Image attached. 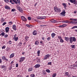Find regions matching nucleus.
Instances as JSON below:
<instances>
[{
	"label": "nucleus",
	"mask_w": 77,
	"mask_h": 77,
	"mask_svg": "<svg viewBox=\"0 0 77 77\" xmlns=\"http://www.w3.org/2000/svg\"><path fill=\"white\" fill-rule=\"evenodd\" d=\"M70 20L72 21L70 22V23H72V24H77V21H77V19L71 18L70 19Z\"/></svg>",
	"instance_id": "obj_1"
},
{
	"label": "nucleus",
	"mask_w": 77,
	"mask_h": 77,
	"mask_svg": "<svg viewBox=\"0 0 77 77\" xmlns=\"http://www.w3.org/2000/svg\"><path fill=\"white\" fill-rule=\"evenodd\" d=\"M54 10L55 11V12H61V10L60 8H57V7H54Z\"/></svg>",
	"instance_id": "obj_2"
},
{
	"label": "nucleus",
	"mask_w": 77,
	"mask_h": 77,
	"mask_svg": "<svg viewBox=\"0 0 77 77\" xmlns=\"http://www.w3.org/2000/svg\"><path fill=\"white\" fill-rule=\"evenodd\" d=\"M16 8L19 12H23V9H22V8H21L19 6H17Z\"/></svg>",
	"instance_id": "obj_3"
},
{
	"label": "nucleus",
	"mask_w": 77,
	"mask_h": 77,
	"mask_svg": "<svg viewBox=\"0 0 77 77\" xmlns=\"http://www.w3.org/2000/svg\"><path fill=\"white\" fill-rule=\"evenodd\" d=\"M50 56V55L48 54L46 55L44 57V60H46V59H49Z\"/></svg>",
	"instance_id": "obj_4"
},
{
	"label": "nucleus",
	"mask_w": 77,
	"mask_h": 77,
	"mask_svg": "<svg viewBox=\"0 0 77 77\" xmlns=\"http://www.w3.org/2000/svg\"><path fill=\"white\" fill-rule=\"evenodd\" d=\"M21 18L23 21H27L26 18L23 16H21Z\"/></svg>",
	"instance_id": "obj_5"
},
{
	"label": "nucleus",
	"mask_w": 77,
	"mask_h": 77,
	"mask_svg": "<svg viewBox=\"0 0 77 77\" xmlns=\"http://www.w3.org/2000/svg\"><path fill=\"white\" fill-rule=\"evenodd\" d=\"M24 59H25V57H22L20 59V62H22L23 60H24Z\"/></svg>",
	"instance_id": "obj_6"
},
{
	"label": "nucleus",
	"mask_w": 77,
	"mask_h": 77,
	"mask_svg": "<svg viewBox=\"0 0 77 77\" xmlns=\"http://www.w3.org/2000/svg\"><path fill=\"white\" fill-rule=\"evenodd\" d=\"M69 39L70 43H71V44H72V42H73L72 40V37H70Z\"/></svg>",
	"instance_id": "obj_7"
},
{
	"label": "nucleus",
	"mask_w": 77,
	"mask_h": 77,
	"mask_svg": "<svg viewBox=\"0 0 77 77\" xmlns=\"http://www.w3.org/2000/svg\"><path fill=\"white\" fill-rule=\"evenodd\" d=\"M2 60H6V61H8V59H6L5 57H3L2 58Z\"/></svg>",
	"instance_id": "obj_8"
},
{
	"label": "nucleus",
	"mask_w": 77,
	"mask_h": 77,
	"mask_svg": "<svg viewBox=\"0 0 77 77\" xmlns=\"http://www.w3.org/2000/svg\"><path fill=\"white\" fill-rule=\"evenodd\" d=\"M67 25L66 24H64L62 25H60L59 26V27H66Z\"/></svg>",
	"instance_id": "obj_9"
},
{
	"label": "nucleus",
	"mask_w": 77,
	"mask_h": 77,
	"mask_svg": "<svg viewBox=\"0 0 77 77\" xmlns=\"http://www.w3.org/2000/svg\"><path fill=\"white\" fill-rule=\"evenodd\" d=\"M9 27L5 28V32L6 33H8L9 32Z\"/></svg>",
	"instance_id": "obj_10"
},
{
	"label": "nucleus",
	"mask_w": 77,
	"mask_h": 77,
	"mask_svg": "<svg viewBox=\"0 0 77 77\" xmlns=\"http://www.w3.org/2000/svg\"><path fill=\"white\" fill-rule=\"evenodd\" d=\"M13 29L14 30H17V28H16V25H14L13 26Z\"/></svg>",
	"instance_id": "obj_11"
},
{
	"label": "nucleus",
	"mask_w": 77,
	"mask_h": 77,
	"mask_svg": "<svg viewBox=\"0 0 77 77\" xmlns=\"http://www.w3.org/2000/svg\"><path fill=\"white\" fill-rule=\"evenodd\" d=\"M41 65L39 64H37L35 65L34 66L35 68H39Z\"/></svg>",
	"instance_id": "obj_12"
},
{
	"label": "nucleus",
	"mask_w": 77,
	"mask_h": 77,
	"mask_svg": "<svg viewBox=\"0 0 77 77\" xmlns=\"http://www.w3.org/2000/svg\"><path fill=\"white\" fill-rule=\"evenodd\" d=\"M6 66H1V68L3 69H3H5V70H6Z\"/></svg>",
	"instance_id": "obj_13"
},
{
	"label": "nucleus",
	"mask_w": 77,
	"mask_h": 77,
	"mask_svg": "<svg viewBox=\"0 0 77 77\" xmlns=\"http://www.w3.org/2000/svg\"><path fill=\"white\" fill-rule=\"evenodd\" d=\"M5 8L6 9H11V8H10L9 6L7 5H5Z\"/></svg>",
	"instance_id": "obj_14"
},
{
	"label": "nucleus",
	"mask_w": 77,
	"mask_h": 77,
	"mask_svg": "<svg viewBox=\"0 0 77 77\" xmlns=\"http://www.w3.org/2000/svg\"><path fill=\"white\" fill-rule=\"evenodd\" d=\"M51 22L52 23H58V22L57 21L55 20H54L53 19L51 21Z\"/></svg>",
	"instance_id": "obj_15"
},
{
	"label": "nucleus",
	"mask_w": 77,
	"mask_h": 77,
	"mask_svg": "<svg viewBox=\"0 0 77 77\" xmlns=\"http://www.w3.org/2000/svg\"><path fill=\"white\" fill-rule=\"evenodd\" d=\"M55 35H56V34L54 33H52L51 34V36L53 38H54V36H55Z\"/></svg>",
	"instance_id": "obj_16"
},
{
	"label": "nucleus",
	"mask_w": 77,
	"mask_h": 77,
	"mask_svg": "<svg viewBox=\"0 0 77 77\" xmlns=\"http://www.w3.org/2000/svg\"><path fill=\"white\" fill-rule=\"evenodd\" d=\"M65 39L66 41L68 42L69 39V38L68 37H65Z\"/></svg>",
	"instance_id": "obj_17"
},
{
	"label": "nucleus",
	"mask_w": 77,
	"mask_h": 77,
	"mask_svg": "<svg viewBox=\"0 0 77 77\" xmlns=\"http://www.w3.org/2000/svg\"><path fill=\"white\" fill-rule=\"evenodd\" d=\"M62 5H63L64 8L66 9V4L63 3L62 4Z\"/></svg>",
	"instance_id": "obj_18"
},
{
	"label": "nucleus",
	"mask_w": 77,
	"mask_h": 77,
	"mask_svg": "<svg viewBox=\"0 0 77 77\" xmlns=\"http://www.w3.org/2000/svg\"><path fill=\"white\" fill-rule=\"evenodd\" d=\"M72 39L73 42H75L76 41V38H75V37H72Z\"/></svg>",
	"instance_id": "obj_19"
},
{
	"label": "nucleus",
	"mask_w": 77,
	"mask_h": 77,
	"mask_svg": "<svg viewBox=\"0 0 77 77\" xmlns=\"http://www.w3.org/2000/svg\"><path fill=\"white\" fill-rule=\"evenodd\" d=\"M14 57V54H12L10 55L9 57L10 58H12Z\"/></svg>",
	"instance_id": "obj_20"
},
{
	"label": "nucleus",
	"mask_w": 77,
	"mask_h": 77,
	"mask_svg": "<svg viewBox=\"0 0 77 77\" xmlns=\"http://www.w3.org/2000/svg\"><path fill=\"white\" fill-rule=\"evenodd\" d=\"M32 69H33V68H32V67H30L28 69V71H29V72L32 71Z\"/></svg>",
	"instance_id": "obj_21"
},
{
	"label": "nucleus",
	"mask_w": 77,
	"mask_h": 77,
	"mask_svg": "<svg viewBox=\"0 0 77 77\" xmlns=\"http://www.w3.org/2000/svg\"><path fill=\"white\" fill-rule=\"evenodd\" d=\"M5 32H2L0 34V36H5Z\"/></svg>",
	"instance_id": "obj_22"
},
{
	"label": "nucleus",
	"mask_w": 77,
	"mask_h": 77,
	"mask_svg": "<svg viewBox=\"0 0 77 77\" xmlns=\"http://www.w3.org/2000/svg\"><path fill=\"white\" fill-rule=\"evenodd\" d=\"M18 37H14L13 38V39H14V40H15V41H17L18 40Z\"/></svg>",
	"instance_id": "obj_23"
},
{
	"label": "nucleus",
	"mask_w": 77,
	"mask_h": 77,
	"mask_svg": "<svg viewBox=\"0 0 77 77\" xmlns=\"http://www.w3.org/2000/svg\"><path fill=\"white\" fill-rule=\"evenodd\" d=\"M66 13V12H65V11H64L60 13V14H61V15H64V14H65Z\"/></svg>",
	"instance_id": "obj_24"
},
{
	"label": "nucleus",
	"mask_w": 77,
	"mask_h": 77,
	"mask_svg": "<svg viewBox=\"0 0 77 77\" xmlns=\"http://www.w3.org/2000/svg\"><path fill=\"white\" fill-rule=\"evenodd\" d=\"M68 74H69V73H68V72H66L65 73V75L66 76H68Z\"/></svg>",
	"instance_id": "obj_25"
},
{
	"label": "nucleus",
	"mask_w": 77,
	"mask_h": 77,
	"mask_svg": "<svg viewBox=\"0 0 77 77\" xmlns=\"http://www.w3.org/2000/svg\"><path fill=\"white\" fill-rule=\"evenodd\" d=\"M35 45H38V44H39V42H38V41H36L35 42Z\"/></svg>",
	"instance_id": "obj_26"
},
{
	"label": "nucleus",
	"mask_w": 77,
	"mask_h": 77,
	"mask_svg": "<svg viewBox=\"0 0 77 77\" xmlns=\"http://www.w3.org/2000/svg\"><path fill=\"white\" fill-rule=\"evenodd\" d=\"M62 23H68L69 21L68 20H66L62 22Z\"/></svg>",
	"instance_id": "obj_27"
},
{
	"label": "nucleus",
	"mask_w": 77,
	"mask_h": 77,
	"mask_svg": "<svg viewBox=\"0 0 77 77\" xmlns=\"http://www.w3.org/2000/svg\"><path fill=\"white\" fill-rule=\"evenodd\" d=\"M10 48L8 47L6 49V51H10Z\"/></svg>",
	"instance_id": "obj_28"
},
{
	"label": "nucleus",
	"mask_w": 77,
	"mask_h": 77,
	"mask_svg": "<svg viewBox=\"0 0 77 77\" xmlns=\"http://www.w3.org/2000/svg\"><path fill=\"white\" fill-rule=\"evenodd\" d=\"M41 17V20H43V19H45V18H46V17L45 16H43Z\"/></svg>",
	"instance_id": "obj_29"
},
{
	"label": "nucleus",
	"mask_w": 77,
	"mask_h": 77,
	"mask_svg": "<svg viewBox=\"0 0 77 77\" xmlns=\"http://www.w3.org/2000/svg\"><path fill=\"white\" fill-rule=\"evenodd\" d=\"M73 3L74 4H77V2L75 1V0H74V1L73 2Z\"/></svg>",
	"instance_id": "obj_30"
},
{
	"label": "nucleus",
	"mask_w": 77,
	"mask_h": 77,
	"mask_svg": "<svg viewBox=\"0 0 77 77\" xmlns=\"http://www.w3.org/2000/svg\"><path fill=\"white\" fill-rule=\"evenodd\" d=\"M46 71L47 72H48L49 73L50 72V70L48 69L46 70Z\"/></svg>",
	"instance_id": "obj_31"
},
{
	"label": "nucleus",
	"mask_w": 77,
	"mask_h": 77,
	"mask_svg": "<svg viewBox=\"0 0 77 77\" xmlns=\"http://www.w3.org/2000/svg\"><path fill=\"white\" fill-rule=\"evenodd\" d=\"M17 4L18 3V5H20V0H17Z\"/></svg>",
	"instance_id": "obj_32"
},
{
	"label": "nucleus",
	"mask_w": 77,
	"mask_h": 77,
	"mask_svg": "<svg viewBox=\"0 0 77 77\" xmlns=\"http://www.w3.org/2000/svg\"><path fill=\"white\" fill-rule=\"evenodd\" d=\"M60 42H61V43H63L64 42V41L63 39H61L60 40Z\"/></svg>",
	"instance_id": "obj_33"
},
{
	"label": "nucleus",
	"mask_w": 77,
	"mask_h": 77,
	"mask_svg": "<svg viewBox=\"0 0 77 77\" xmlns=\"http://www.w3.org/2000/svg\"><path fill=\"white\" fill-rule=\"evenodd\" d=\"M30 76L31 77H35V75L34 74H31Z\"/></svg>",
	"instance_id": "obj_34"
},
{
	"label": "nucleus",
	"mask_w": 77,
	"mask_h": 77,
	"mask_svg": "<svg viewBox=\"0 0 77 77\" xmlns=\"http://www.w3.org/2000/svg\"><path fill=\"white\" fill-rule=\"evenodd\" d=\"M32 33L34 35H36L37 34L36 32H33Z\"/></svg>",
	"instance_id": "obj_35"
},
{
	"label": "nucleus",
	"mask_w": 77,
	"mask_h": 77,
	"mask_svg": "<svg viewBox=\"0 0 77 77\" xmlns=\"http://www.w3.org/2000/svg\"><path fill=\"white\" fill-rule=\"evenodd\" d=\"M11 11H12V12H14V11H16V10L14 8H13L11 9Z\"/></svg>",
	"instance_id": "obj_36"
},
{
	"label": "nucleus",
	"mask_w": 77,
	"mask_h": 77,
	"mask_svg": "<svg viewBox=\"0 0 77 77\" xmlns=\"http://www.w3.org/2000/svg\"><path fill=\"white\" fill-rule=\"evenodd\" d=\"M75 28H77V26H73L72 28V29H74Z\"/></svg>",
	"instance_id": "obj_37"
},
{
	"label": "nucleus",
	"mask_w": 77,
	"mask_h": 77,
	"mask_svg": "<svg viewBox=\"0 0 77 77\" xmlns=\"http://www.w3.org/2000/svg\"><path fill=\"white\" fill-rule=\"evenodd\" d=\"M50 39H51V38H50V37H49L48 38H47V40L50 41Z\"/></svg>",
	"instance_id": "obj_38"
},
{
	"label": "nucleus",
	"mask_w": 77,
	"mask_h": 77,
	"mask_svg": "<svg viewBox=\"0 0 77 77\" xmlns=\"http://www.w3.org/2000/svg\"><path fill=\"white\" fill-rule=\"evenodd\" d=\"M74 0H69L70 2H71V3H73V2H74Z\"/></svg>",
	"instance_id": "obj_39"
},
{
	"label": "nucleus",
	"mask_w": 77,
	"mask_h": 77,
	"mask_svg": "<svg viewBox=\"0 0 77 77\" xmlns=\"http://www.w3.org/2000/svg\"><path fill=\"white\" fill-rule=\"evenodd\" d=\"M29 50H31V49H32V47H31L30 45H29Z\"/></svg>",
	"instance_id": "obj_40"
},
{
	"label": "nucleus",
	"mask_w": 77,
	"mask_h": 77,
	"mask_svg": "<svg viewBox=\"0 0 77 77\" xmlns=\"http://www.w3.org/2000/svg\"><path fill=\"white\" fill-rule=\"evenodd\" d=\"M28 20H31V17H28Z\"/></svg>",
	"instance_id": "obj_41"
},
{
	"label": "nucleus",
	"mask_w": 77,
	"mask_h": 77,
	"mask_svg": "<svg viewBox=\"0 0 77 77\" xmlns=\"http://www.w3.org/2000/svg\"><path fill=\"white\" fill-rule=\"evenodd\" d=\"M56 73H55L54 74H53V77H56Z\"/></svg>",
	"instance_id": "obj_42"
},
{
	"label": "nucleus",
	"mask_w": 77,
	"mask_h": 77,
	"mask_svg": "<svg viewBox=\"0 0 77 77\" xmlns=\"http://www.w3.org/2000/svg\"><path fill=\"white\" fill-rule=\"evenodd\" d=\"M72 66L73 67H77V65H75L74 64H73V65H72Z\"/></svg>",
	"instance_id": "obj_43"
},
{
	"label": "nucleus",
	"mask_w": 77,
	"mask_h": 77,
	"mask_svg": "<svg viewBox=\"0 0 77 77\" xmlns=\"http://www.w3.org/2000/svg\"><path fill=\"white\" fill-rule=\"evenodd\" d=\"M37 19H38V20H41V17H37Z\"/></svg>",
	"instance_id": "obj_44"
},
{
	"label": "nucleus",
	"mask_w": 77,
	"mask_h": 77,
	"mask_svg": "<svg viewBox=\"0 0 77 77\" xmlns=\"http://www.w3.org/2000/svg\"><path fill=\"white\" fill-rule=\"evenodd\" d=\"M25 39L26 40H27V41L28 40V39H29V37H25Z\"/></svg>",
	"instance_id": "obj_45"
},
{
	"label": "nucleus",
	"mask_w": 77,
	"mask_h": 77,
	"mask_svg": "<svg viewBox=\"0 0 77 77\" xmlns=\"http://www.w3.org/2000/svg\"><path fill=\"white\" fill-rule=\"evenodd\" d=\"M6 48V46L4 45L2 47V49H4V48Z\"/></svg>",
	"instance_id": "obj_46"
},
{
	"label": "nucleus",
	"mask_w": 77,
	"mask_h": 77,
	"mask_svg": "<svg viewBox=\"0 0 77 77\" xmlns=\"http://www.w3.org/2000/svg\"><path fill=\"white\" fill-rule=\"evenodd\" d=\"M48 65H51V62H48Z\"/></svg>",
	"instance_id": "obj_47"
},
{
	"label": "nucleus",
	"mask_w": 77,
	"mask_h": 77,
	"mask_svg": "<svg viewBox=\"0 0 77 77\" xmlns=\"http://www.w3.org/2000/svg\"><path fill=\"white\" fill-rule=\"evenodd\" d=\"M72 48H75V45H72Z\"/></svg>",
	"instance_id": "obj_48"
},
{
	"label": "nucleus",
	"mask_w": 77,
	"mask_h": 77,
	"mask_svg": "<svg viewBox=\"0 0 77 77\" xmlns=\"http://www.w3.org/2000/svg\"><path fill=\"white\" fill-rule=\"evenodd\" d=\"M10 3H11V4H12L13 5L14 4V2H13L11 0H10Z\"/></svg>",
	"instance_id": "obj_49"
},
{
	"label": "nucleus",
	"mask_w": 77,
	"mask_h": 77,
	"mask_svg": "<svg viewBox=\"0 0 77 77\" xmlns=\"http://www.w3.org/2000/svg\"><path fill=\"white\" fill-rule=\"evenodd\" d=\"M5 2H6V3H8V2H9V0H4Z\"/></svg>",
	"instance_id": "obj_50"
},
{
	"label": "nucleus",
	"mask_w": 77,
	"mask_h": 77,
	"mask_svg": "<svg viewBox=\"0 0 77 77\" xmlns=\"http://www.w3.org/2000/svg\"><path fill=\"white\" fill-rule=\"evenodd\" d=\"M8 35L7 34H5L4 37H5V38H7V37H8Z\"/></svg>",
	"instance_id": "obj_51"
},
{
	"label": "nucleus",
	"mask_w": 77,
	"mask_h": 77,
	"mask_svg": "<svg viewBox=\"0 0 77 77\" xmlns=\"http://www.w3.org/2000/svg\"><path fill=\"white\" fill-rule=\"evenodd\" d=\"M19 45L20 46L21 45H22V43L21 42H20L19 43Z\"/></svg>",
	"instance_id": "obj_52"
},
{
	"label": "nucleus",
	"mask_w": 77,
	"mask_h": 77,
	"mask_svg": "<svg viewBox=\"0 0 77 77\" xmlns=\"http://www.w3.org/2000/svg\"><path fill=\"white\" fill-rule=\"evenodd\" d=\"M40 53V51L38 50V51H37V54H39Z\"/></svg>",
	"instance_id": "obj_53"
},
{
	"label": "nucleus",
	"mask_w": 77,
	"mask_h": 77,
	"mask_svg": "<svg viewBox=\"0 0 77 77\" xmlns=\"http://www.w3.org/2000/svg\"><path fill=\"white\" fill-rule=\"evenodd\" d=\"M13 2L16 4H17V1H16L15 0H14Z\"/></svg>",
	"instance_id": "obj_54"
},
{
	"label": "nucleus",
	"mask_w": 77,
	"mask_h": 77,
	"mask_svg": "<svg viewBox=\"0 0 77 77\" xmlns=\"http://www.w3.org/2000/svg\"><path fill=\"white\" fill-rule=\"evenodd\" d=\"M6 24V22H4L3 23L2 25L3 26H5Z\"/></svg>",
	"instance_id": "obj_55"
},
{
	"label": "nucleus",
	"mask_w": 77,
	"mask_h": 77,
	"mask_svg": "<svg viewBox=\"0 0 77 77\" xmlns=\"http://www.w3.org/2000/svg\"><path fill=\"white\" fill-rule=\"evenodd\" d=\"M1 21L2 22H3L4 21H5V20L3 19H1Z\"/></svg>",
	"instance_id": "obj_56"
},
{
	"label": "nucleus",
	"mask_w": 77,
	"mask_h": 77,
	"mask_svg": "<svg viewBox=\"0 0 77 77\" xmlns=\"http://www.w3.org/2000/svg\"><path fill=\"white\" fill-rule=\"evenodd\" d=\"M26 26L27 27H30V25H29L26 24Z\"/></svg>",
	"instance_id": "obj_57"
},
{
	"label": "nucleus",
	"mask_w": 77,
	"mask_h": 77,
	"mask_svg": "<svg viewBox=\"0 0 77 77\" xmlns=\"http://www.w3.org/2000/svg\"><path fill=\"white\" fill-rule=\"evenodd\" d=\"M40 43L42 44V45H44V43H42V41L40 42Z\"/></svg>",
	"instance_id": "obj_58"
},
{
	"label": "nucleus",
	"mask_w": 77,
	"mask_h": 77,
	"mask_svg": "<svg viewBox=\"0 0 77 77\" xmlns=\"http://www.w3.org/2000/svg\"><path fill=\"white\" fill-rule=\"evenodd\" d=\"M18 66V64L16 63V67H17Z\"/></svg>",
	"instance_id": "obj_59"
},
{
	"label": "nucleus",
	"mask_w": 77,
	"mask_h": 77,
	"mask_svg": "<svg viewBox=\"0 0 77 77\" xmlns=\"http://www.w3.org/2000/svg\"><path fill=\"white\" fill-rule=\"evenodd\" d=\"M34 27V26L33 25H30L29 26V27Z\"/></svg>",
	"instance_id": "obj_60"
},
{
	"label": "nucleus",
	"mask_w": 77,
	"mask_h": 77,
	"mask_svg": "<svg viewBox=\"0 0 77 77\" xmlns=\"http://www.w3.org/2000/svg\"><path fill=\"white\" fill-rule=\"evenodd\" d=\"M12 41H9V44H12Z\"/></svg>",
	"instance_id": "obj_61"
},
{
	"label": "nucleus",
	"mask_w": 77,
	"mask_h": 77,
	"mask_svg": "<svg viewBox=\"0 0 77 77\" xmlns=\"http://www.w3.org/2000/svg\"><path fill=\"white\" fill-rule=\"evenodd\" d=\"M12 68V67L11 66H10L9 67V69L10 70H11Z\"/></svg>",
	"instance_id": "obj_62"
},
{
	"label": "nucleus",
	"mask_w": 77,
	"mask_h": 77,
	"mask_svg": "<svg viewBox=\"0 0 77 77\" xmlns=\"http://www.w3.org/2000/svg\"><path fill=\"white\" fill-rule=\"evenodd\" d=\"M9 24H12V23H13V22H12V21H10L9 22Z\"/></svg>",
	"instance_id": "obj_63"
},
{
	"label": "nucleus",
	"mask_w": 77,
	"mask_h": 77,
	"mask_svg": "<svg viewBox=\"0 0 77 77\" xmlns=\"http://www.w3.org/2000/svg\"><path fill=\"white\" fill-rule=\"evenodd\" d=\"M58 38L59 39H61V36H58Z\"/></svg>",
	"instance_id": "obj_64"
}]
</instances>
